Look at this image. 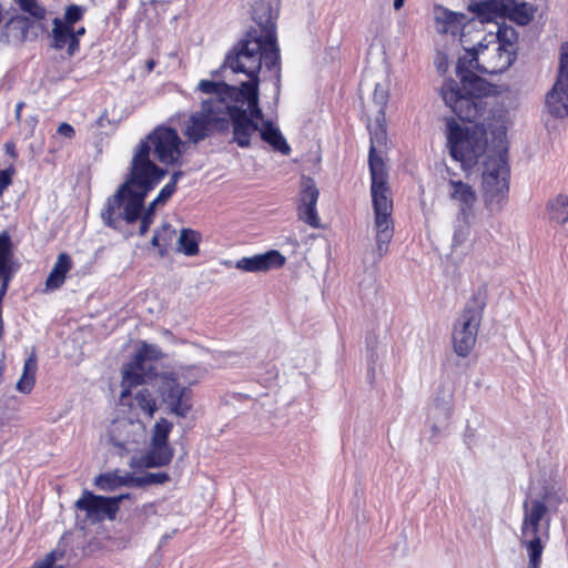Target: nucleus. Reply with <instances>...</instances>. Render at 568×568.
I'll list each match as a JSON object with an SVG mask.
<instances>
[{
    "label": "nucleus",
    "mask_w": 568,
    "mask_h": 568,
    "mask_svg": "<svg viewBox=\"0 0 568 568\" xmlns=\"http://www.w3.org/2000/svg\"><path fill=\"white\" fill-rule=\"evenodd\" d=\"M465 33L462 32L460 41L465 45ZM465 54L457 61L456 73L460 83L455 80H446L442 87V97L445 104L458 116L474 119L479 114L483 103H488L487 98L490 87L487 81L476 74H498L506 71L515 61L516 52L496 47L489 48L478 41L473 48L464 47Z\"/></svg>",
    "instance_id": "obj_1"
},
{
    "label": "nucleus",
    "mask_w": 568,
    "mask_h": 568,
    "mask_svg": "<svg viewBox=\"0 0 568 568\" xmlns=\"http://www.w3.org/2000/svg\"><path fill=\"white\" fill-rule=\"evenodd\" d=\"M252 17L255 27H251L230 49L227 63L237 70L260 72L262 65L274 71L275 94L281 92V52L277 44L275 18L271 2L261 0L253 4Z\"/></svg>",
    "instance_id": "obj_2"
},
{
    "label": "nucleus",
    "mask_w": 568,
    "mask_h": 568,
    "mask_svg": "<svg viewBox=\"0 0 568 568\" xmlns=\"http://www.w3.org/2000/svg\"><path fill=\"white\" fill-rule=\"evenodd\" d=\"M166 174V169L148 159V146L142 144L132 156L124 182L108 199L105 209L101 212L104 224L118 230L121 221L126 224L140 221L145 197Z\"/></svg>",
    "instance_id": "obj_3"
},
{
    "label": "nucleus",
    "mask_w": 568,
    "mask_h": 568,
    "mask_svg": "<svg viewBox=\"0 0 568 568\" xmlns=\"http://www.w3.org/2000/svg\"><path fill=\"white\" fill-rule=\"evenodd\" d=\"M483 103L479 114L474 119L458 118L462 121L474 123L471 126H462L454 119L446 122L447 146L450 156L460 162L464 169H471L483 156L487 149V133H494L500 124V114L488 109Z\"/></svg>",
    "instance_id": "obj_4"
},
{
    "label": "nucleus",
    "mask_w": 568,
    "mask_h": 568,
    "mask_svg": "<svg viewBox=\"0 0 568 568\" xmlns=\"http://www.w3.org/2000/svg\"><path fill=\"white\" fill-rule=\"evenodd\" d=\"M230 51L226 53L223 64L219 70L213 71V75L220 74L222 70H231L232 73H243L247 77V81L242 82L240 87L230 85L222 81L201 80L197 84V89L210 97L204 101H221L226 105H231L233 102H239L241 98H248L250 105L253 106L255 114H261V108L258 105V85H260V72H250V70H237L227 63Z\"/></svg>",
    "instance_id": "obj_5"
},
{
    "label": "nucleus",
    "mask_w": 568,
    "mask_h": 568,
    "mask_svg": "<svg viewBox=\"0 0 568 568\" xmlns=\"http://www.w3.org/2000/svg\"><path fill=\"white\" fill-rule=\"evenodd\" d=\"M486 307V292L479 288L466 303L462 314L454 323L453 346L455 353L466 357L474 348L478 329Z\"/></svg>",
    "instance_id": "obj_6"
},
{
    "label": "nucleus",
    "mask_w": 568,
    "mask_h": 568,
    "mask_svg": "<svg viewBox=\"0 0 568 568\" xmlns=\"http://www.w3.org/2000/svg\"><path fill=\"white\" fill-rule=\"evenodd\" d=\"M227 105L221 101H202L201 109L193 112L185 123L183 135L196 144L215 132L229 130V122L225 121Z\"/></svg>",
    "instance_id": "obj_7"
},
{
    "label": "nucleus",
    "mask_w": 568,
    "mask_h": 568,
    "mask_svg": "<svg viewBox=\"0 0 568 568\" xmlns=\"http://www.w3.org/2000/svg\"><path fill=\"white\" fill-rule=\"evenodd\" d=\"M371 194L375 215L376 252L378 257L382 258L387 253L388 245L394 236L392 220L393 201L389 197L387 182H372Z\"/></svg>",
    "instance_id": "obj_8"
},
{
    "label": "nucleus",
    "mask_w": 568,
    "mask_h": 568,
    "mask_svg": "<svg viewBox=\"0 0 568 568\" xmlns=\"http://www.w3.org/2000/svg\"><path fill=\"white\" fill-rule=\"evenodd\" d=\"M142 144L148 146V159L151 160V151L159 162L165 165H175L180 162L184 142L173 128L159 125L151 131L144 140H141L134 150L136 154Z\"/></svg>",
    "instance_id": "obj_9"
},
{
    "label": "nucleus",
    "mask_w": 568,
    "mask_h": 568,
    "mask_svg": "<svg viewBox=\"0 0 568 568\" xmlns=\"http://www.w3.org/2000/svg\"><path fill=\"white\" fill-rule=\"evenodd\" d=\"M509 166L507 152L488 155L484 162L483 189L488 204H499L508 193Z\"/></svg>",
    "instance_id": "obj_10"
},
{
    "label": "nucleus",
    "mask_w": 568,
    "mask_h": 568,
    "mask_svg": "<svg viewBox=\"0 0 568 568\" xmlns=\"http://www.w3.org/2000/svg\"><path fill=\"white\" fill-rule=\"evenodd\" d=\"M248 98H241L239 102L227 105L225 121L231 122L233 129V141L240 148H248L251 136L258 131V120H263V112L255 114L250 105Z\"/></svg>",
    "instance_id": "obj_11"
},
{
    "label": "nucleus",
    "mask_w": 568,
    "mask_h": 568,
    "mask_svg": "<svg viewBox=\"0 0 568 568\" xmlns=\"http://www.w3.org/2000/svg\"><path fill=\"white\" fill-rule=\"evenodd\" d=\"M548 112L556 118L568 115V42L560 45L557 80L546 95Z\"/></svg>",
    "instance_id": "obj_12"
},
{
    "label": "nucleus",
    "mask_w": 568,
    "mask_h": 568,
    "mask_svg": "<svg viewBox=\"0 0 568 568\" xmlns=\"http://www.w3.org/2000/svg\"><path fill=\"white\" fill-rule=\"evenodd\" d=\"M159 393L162 403L171 414L186 417L192 408L191 390L182 385L173 374H165L161 378Z\"/></svg>",
    "instance_id": "obj_13"
},
{
    "label": "nucleus",
    "mask_w": 568,
    "mask_h": 568,
    "mask_svg": "<svg viewBox=\"0 0 568 568\" xmlns=\"http://www.w3.org/2000/svg\"><path fill=\"white\" fill-rule=\"evenodd\" d=\"M320 191L312 178L303 176L301 181L300 204L297 214L300 220L312 227H320L321 220L317 214L316 204Z\"/></svg>",
    "instance_id": "obj_14"
},
{
    "label": "nucleus",
    "mask_w": 568,
    "mask_h": 568,
    "mask_svg": "<svg viewBox=\"0 0 568 568\" xmlns=\"http://www.w3.org/2000/svg\"><path fill=\"white\" fill-rule=\"evenodd\" d=\"M75 507L87 514L91 521H101L104 518L113 519L116 515L115 501L109 497L98 496L84 490L81 498L75 501Z\"/></svg>",
    "instance_id": "obj_15"
},
{
    "label": "nucleus",
    "mask_w": 568,
    "mask_h": 568,
    "mask_svg": "<svg viewBox=\"0 0 568 568\" xmlns=\"http://www.w3.org/2000/svg\"><path fill=\"white\" fill-rule=\"evenodd\" d=\"M285 262L286 258L281 252L271 250L262 254L244 256L236 262L235 267L243 272L258 273L280 268Z\"/></svg>",
    "instance_id": "obj_16"
},
{
    "label": "nucleus",
    "mask_w": 568,
    "mask_h": 568,
    "mask_svg": "<svg viewBox=\"0 0 568 568\" xmlns=\"http://www.w3.org/2000/svg\"><path fill=\"white\" fill-rule=\"evenodd\" d=\"M371 146L368 153V166L372 182H387V173L385 164L379 154H377V146H382L386 141V131L381 124L376 125L375 131H372L371 126Z\"/></svg>",
    "instance_id": "obj_17"
},
{
    "label": "nucleus",
    "mask_w": 568,
    "mask_h": 568,
    "mask_svg": "<svg viewBox=\"0 0 568 568\" xmlns=\"http://www.w3.org/2000/svg\"><path fill=\"white\" fill-rule=\"evenodd\" d=\"M52 23L53 29L51 32V45L57 50H61L67 45L68 55L73 57L80 48V42L74 37L73 28L62 24V19L60 18H54Z\"/></svg>",
    "instance_id": "obj_18"
},
{
    "label": "nucleus",
    "mask_w": 568,
    "mask_h": 568,
    "mask_svg": "<svg viewBox=\"0 0 568 568\" xmlns=\"http://www.w3.org/2000/svg\"><path fill=\"white\" fill-rule=\"evenodd\" d=\"M450 197L459 203V219L470 217L476 202V193L470 185L462 181L449 180Z\"/></svg>",
    "instance_id": "obj_19"
},
{
    "label": "nucleus",
    "mask_w": 568,
    "mask_h": 568,
    "mask_svg": "<svg viewBox=\"0 0 568 568\" xmlns=\"http://www.w3.org/2000/svg\"><path fill=\"white\" fill-rule=\"evenodd\" d=\"M435 19L438 32L456 36L466 27L467 17L464 13L454 12L438 6L435 8Z\"/></svg>",
    "instance_id": "obj_20"
},
{
    "label": "nucleus",
    "mask_w": 568,
    "mask_h": 568,
    "mask_svg": "<svg viewBox=\"0 0 568 568\" xmlns=\"http://www.w3.org/2000/svg\"><path fill=\"white\" fill-rule=\"evenodd\" d=\"M12 242L7 232L0 233V286L8 291L14 268L12 263Z\"/></svg>",
    "instance_id": "obj_21"
},
{
    "label": "nucleus",
    "mask_w": 568,
    "mask_h": 568,
    "mask_svg": "<svg viewBox=\"0 0 568 568\" xmlns=\"http://www.w3.org/2000/svg\"><path fill=\"white\" fill-rule=\"evenodd\" d=\"M29 18L24 16L12 17L0 31V41L4 44L24 42L30 40L28 34Z\"/></svg>",
    "instance_id": "obj_22"
},
{
    "label": "nucleus",
    "mask_w": 568,
    "mask_h": 568,
    "mask_svg": "<svg viewBox=\"0 0 568 568\" xmlns=\"http://www.w3.org/2000/svg\"><path fill=\"white\" fill-rule=\"evenodd\" d=\"M508 7L509 0H484L474 3L470 9L481 22H490L498 18H506Z\"/></svg>",
    "instance_id": "obj_23"
},
{
    "label": "nucleus",
    "mask_w": 568,
    "mask_h": 568,
    "mask_svg": "<svg viewBox=\"0 0 568 568\" xmlns=\"http://www.w3.org/2000/svg\"><path fill=\"white\" fill-rule=\"evenodd\" d=\"M174 452L169 444H151L140 459V465L146 468L163 467L171 463Z\"/></svg>",
    "instance_id": "obj_24"
},
{
    "label": "nucleus",
    "mask_w": 568,
    "mask_h": 568,
    "mask_svg": "<svg viewBox=\"0 0 568 568\" xmlns=\"http://www.w3.org/2000/svg\"><path fill=\"white\" fill-rule=\"evenodd\" d=\"M258 132L261 139L270 144L275 151H278L284 155L290 154V145L281 133L280 129L275 126L271 121L263 122L262 128H258Z\"/></svg>",
    "instance_id": "obj_25"
},
{
    "label": "nucleus",
    "mask_w": 568,
    "mask_h": 568,
    "mask_svg": "<svg viewBox=\"0 0 568 568\" xmlns=\"http://www.w3.org/2000/svg\"><path fill=\"white\" fill-rule=\"evenodd\" d=\"M72 267V261L69 254L60 253L54 263L53 268L51 270L47 281L45 286L48 290H57L62 286L65 281L67 273Z\"/></svg>",
    "instance_id": "obj_26"
},
{
    "label": "nucleus",
    "mask_w": 568,
    "mask_h": 568,
    "mask_svg": "<svg viewBox=\"0 0 568 568\" xmlns=\"http://www.w3.org/2000/svg\"><path fill=\"white\" fill-rule=\"evenodd\" d=\"M536 7L531 3L509 0V7L506 10V18L514 21L518 26H527L534 19Z\"/></svg>",
    "instance_id": "obj_27"
},
{
    "label": "nucleus",
    "mask_w": 568,
    "mask_h": 568,
    "mask_svg": "<svg viewBox=\"0 0 568 568\" xmlns=\"http://www.w3.org/2000/svg\"><path fill=\"white\" fill-rule=\"evenodd\" d=\"M525 508L526 513L521 528L523 535H536L538 534L539 523L546 514L547 507L541 500L535 499L531 501L530 510H527V505H525Z\"/></svg>",
    "instance_id": "obj_28"
},
{
    "label": "nucleus",
    "mask_w": 568,
    "mask_h": 568,
    "mask_svg": "<svg viewBox=\"0 0 568 568\" xmlns=\"http://www.w3.org/2000/svg\"><path fill=\"white\" fill-rule=\"evenodd\" d=\"M145 366L140 364L135 366V358L122 368V386L135 387L145 382Z\"/></svg>",
    "instance_id": "obj_29"
},
{
    "label": "nucleus",
    "mask_w": 568,
    "mask_h": 568,
    "mask_svg": "<svg viewBox=\"0 0 568 568\" xmlns=\"http://www.w3.org/2000/svg\"><path fill=\"white\" fill-rule=\"evenodd\" d=\"M518 33L515 28L506 24H496V42L494 47L516 52Z\"/></svg>",
    "instance_id": "obj_30"
},
{
    "label": "nucleus",
    "mask_w": 568,
    "mask_h": 568,
    "mask_svg": "<svg viewBox=\"0 0 568 568\" xmlns=\"http://www.w3.org/2000/svg\"><path fill=\"white\" fill-rule=\"evenodd\" d=\"M200 234L190 229H183L178 240V251L186 256L199 253Z\"/></svg>",
    "instance_id": "obj_31"
},
{
    "label": "nucleus",
    "mask_w": 568,
    "mask_h": 568,
    "mask_svg": "<svg viewBox=\"0 0 568 568\" xmlns=\"http://www.w3.org/2000/svg\"><path fill=\"white\" fill-rule=\"evenodd\" d=\"M549 219L559 224L568 222V196L564 194L557 195L554 200L549 201L548 205Z\"/></svg>",
    "instance_id": "obj_32"
},
{
    "label": "nucleus",
    "mask_w": 568,
    "mask_h": 568,
    "mask_svg": "<svg viewBox=\"0 0 568 568\" xmlns=\"http://www.w3.org/2000/svg\"><path fill=\"white\" fill-rule=\"evenodd\" d=\"M164 357L161 348L155 344H149L146 342H142L140 348L135 353V366L144 365L146 361H159Z\"/></svg>",
    "instance_id": "obj_33"
},
{
    "label": "nucleus",
    "mask_w": 568,
    "mask_h": 568,
    "mask_svg": "<svg viewBox=\"0 0 568 568\" xmlns=\"http://www.w3.org/2000/svg\"><path fill=\"white\" fill-rule=\"evenodd\" d=\"M173 424L165 418L158 420L152 428L151 444H169Z\"/></svg>",
    "instance_id": "obj_34"
},
{
    "label": "nucleus",
    "mask_w": 568,
    "mask_h": 568,
    "mask_svg": "<svg viewBox=\"0 0 568 568\" xmlns=\"http://www.w3.org/2000/svg\"><path fill=\"white\" fill-rule=\"evenodd\" d=\"M469 219L470 217L459 219V215H457V223H456L455 231L453 234V244H452L454 248L462 246L469 239V235H470Z\"/></svg>",
    "instance_id": "obj_35"
},
{
    "label": "nucleus",
    "mask_w": 568,
    "mask_h": 568,
    "mask_svg": "<svg viewBox=\"0 0 568 568\" xmlns=\"http://www.w3.org/2000/svg\"><path fill=\"white\" fill-rule=\"evenodd\" d=\"M528 537H531V539L528 542H524L527 545L529 554V566L530 568H538L544 549L541 540L538 537V534L529 535Z\"/></svg>",
    "instance_id": "obj_36"
},
{
    "label": "nucleus",
    "mask_w": 568,
    "mask_h": 568,
    "mask_svg": "<svg viewBox=\"0 0 568 568\" xmlns=\"http://www.w3.org/2000/svg\"><path fill=\"white\" fill-rule=\"evenodd\" d=\"M95 486L104 491H113L120 488V475L116 473L100 474L95 480Z\"/></svg>",
    "instance_id": "obj_37"
},
{
    "label": "nucleus",
    "mask_w": 568,
    "mask_h": 568,
    "mask_svg": "<svg viewBox=\"0 0 568 568\" xmlns=\"http://www.w3.org/2000/svg\"><path fill=\"white\" fill-rule=\"evenodd\" d=\"M158 205L160 204L155 203L154 200L148 206L143 205L142 215L140 216L139 235L143 236L148 233L151 224L153 223L155 209Z\"/></svg>",
    "instance_id": "obj_38"
},
{
    "label": "nucleus",
    "mask_w": 568,
    "mask_h": 568,
    "mask_svg": "<svg viewBox=\"0 0 568 568\" xmlns=\"http://www.w3.org/2000/svg\"><path fill=\"white\" fill-rule=\"evenodd\" d=\"M22 11L29 13L33 19L44 20L47 10L37 0H16Z\"/></svg>",
    "instance_id": "obj_39"
},
{
    "label": "nucleus",
    "mask_w": 568,
    "mask_h": 568,
    "mask_svg": "<svg viewBox=\"0 0 568 568\" xmlns=\"http://www.w3.org/2000/svg\"><path fill=\"white\" fill-rule=\"evenodd\" d=\"M135 399L138 406L143 412L148 413L149 416H153L154 412L156 410V403L148 389L139 390L135 395Z\"/></svg>",
    "instance_id": "obj_40"
},
{
    "label": "nucleus",
    "mask_w": 568,
    "mask_h": 568,
    "mask_svg": "<svg viewBox=\"0 0 568 568\" xmlns=\"http://www.w3.org/2000/svg\"><path fill=\"white\" fill-rule=\"evenodd\" d=\"M388 97H389L388 95V90L386 88H384L382 84L377 83L375 85V90H374V93H373V101L378 106L377 121H379V116L384 118L385 108H386L387 102H388Z\"/></svg>",
    "instance_id": "obj_41"
},
{
    "label": "nucleus",
    "mask_w": 568,
    "mask_h": 568,
    "mask_svg": "<svg viewBox=\"0 0 568 568\" xmlns=\"http://www.w3.org/2000/svg\"><path fill=\"white\" fill-rule=\"evenodd\" d=\"M378 338L376 336H368L366 338V347H367V359H368V372L374 374L375 364L379 358L378 354Z\"/></svg>",
    "instance_id": "obj_42"
},
{
    "label": "nucleus",
    "mask_w": 568,
    "mask_h": 568,
    "mask_svg": "<svg viewBox=\"0 0 568 568\" xmlns=\"http://www.w3.org/2000/svg\"><path fill=\"white\" fill-rule=\"evenodd\" d=\"M84 9L78 4H70L67 7L62 24L73 28L74 23L83 18Z\"/></svg>",
    "instance_id": "obj_43"
},
{
    "label": "nucleus",
    "mask_w": 568,
    "mask_h": 568,
    "mask_svg": "<svg viewBox=\"0 0 568 568\" xmlns=\"http://www.w3.org/2000/svg\"><path fill=\"white\" fill-rule=\"evenodd\" d=\"M156 233H161V242L163 247L160 250V255L164 256L168 253V246L175 235V230L170 223H163L160 229L155 230Z\"/></svg>",
    "instance_id": "obj_44"
},
{
    "label": "nucleus",
    "mask_w": 568,
    "mask_h": 568,
    "mask_svg": "<svg viewBox=\"0 0 568 568\" xmlns=\"http://www.w3.org/2000/svg\"><path fill=\"white\" fill-rule=\"evenodd\" d=\"M28 24V34L30 36V40L38 38V36L42 34L47 30L43 20H31L29 18Z\"/></svg>",
    "instance_id": "obj_45"
},
{
    "label": "nucleus",
    "mask_w": 568,
    "mask_h": 568,
    "mask_svg": "<svg viewBox=\"0 0 568 568\" xmlns=\"http://www.w3.org/2000/svg\"><path fill=\"white\" fill-rule=\"evenodd\" d=\"M37 368V356L34 353H32L24 362L22 375L36 378Z\"/></svg>",
    "instance_id": "obj_46"
},
{
    "label": "nucleus",
    "mask_w": 568,
    "mask_h": 568,
    "mask_svg": "<svg viewBox=\"0 0 568 568\" xmlns=\"http://www.w3.org/2000/svg\"><path fill=\"white\" fill-rule=\"evenodd\" d=\"M175 190L173 183H166L154 199L155 203L164 204L174 194Z\"/></svg>",
    "instance_id": "obj_47"
},
{
    "label": "nucleus",
    "mask_w": 568,
    "mask_h": 568,
    "mask_svg": "<svg viewBox=\"0 0 568 568\" xmlns=\"http://www.w3.org/2000/svg\"><path fill=\"white\" fill-rule=\"evenodd\" d=\"M34 382V377L21 375L20 379L17 383V389L21 393L28 394L32 390Z\"/></svg>",
    "instance_id": "obj_48"
},
{
    "label": "nucleus",
    "mask_w": 568,
    "mask_h": 568,
    "mask_svg": "<svg viewBox=\"0 0 568 568\" xmlns=\"http://www.w3.org/2000/svg\"><path fill=\"white\" fill-rule=\"evenodd\" d=\"M146 480H148V486L164 484L170 480V476L168 475V473H164V471L146 473Z\"/></svg>",
    "instance_id": "obj_49"
},
{
    "label": "nucleus",
    "mask_w": 568,
    "mask_h": 568,
    "mask_svg": "<svg viewBox=\"0 0 568 568\" xmlns=\"http://www.w3.org/2000/svg\"><path fill=\"white\" fill-rule=\"evenodd\" d=\"M12 174V169H6L0 171V194L11 184Z\"/></svg>",
    "instance_id": "obj_50"
},
{
    "label": "nucleus",
    "mask_w": 568,
    "mask_h": 568,
    "mask_svg": "<svg viewBox=\"0 0 568 568\" xmlns=\"http://www.w3.org/2000/svg\"><path fill=\"white\" fill-rule=\"evenodd\" d=\"M58 133L62 136H65L68 139H72L75 134V131L73 129L72 125H70L69 123H61L58 128Z\"/></svg>",
    "instance_id": "obj_51"
},
{
    "label": "nucleus",
    "mask_w": 568,
    "mask_h": 568,
    "mask_svg": "<svg viewBox=\"0 0 568 568\" xmlns=\"http://www.w3.org/2000/svg\"><path fill=\"white\" fill-rule=\"evenodd\" d=\"M130 480L132 481L131 487L142 488V487L148 486L146 474H144L143 476H134L133 475V477L130 478Z\"/></svg>",
    "instance_id": "obj_52"
},
{
    "label": "nucleus",
    "mask_w": 568,
    "mask_h": 568,
    "mask_svg": "<svg viewBox=\"0 0 568 568\" xmlns=\"http://www.w3.org/2000/svg\"><path fill=\"white\" fill-rule=\"evenodd\" d=\"M55 561V555L54 552H50L47 555V557L44 558V560L39 564L36 568H52L53 564Z\"/></svg>",
    "instance_id": "obj_53"
},
{
    "label": "nucleus",
    "mask_w": 568,
    "mask_h": 568,
    "mask_svg": "<svg viewBox=\"0 0 568 568\" xmlns=\"http://www.w3.org/2000/svg\"><path fill=\"white\" fill-rule=\"evenodd\" d=\"M151 245L154 247H159V251L163 247V243L161 242V233L154 232L151 239Z\"/></svg>",
    "instance_id": "obj_54"
},
{
    "label": "nucleus",
    "mask_w": 568,
    "mask_h": 568,
    "mask_svg": "<svg viewBox=\"0 0 568 568\" xmlns=\"http://www.w3.org/2000/svg\"><path fill=\"white\" fill-rule=\"evenodd\" d=\"M132 477H133V474H126L124 476L120 475V486L121 487H131L132 481L130 480V478H132Z\"/></svg>",
    "instance_id": "obj_55"
},
{
    "label": "nucleus",
    "mask_w": 568,
    "mask_h": 568,
    "mask_svg": "<svg viewBox=\"0 0 568 568\" xmlns=\"http://www.w3.org/2000/svg\"><path fill=\"white\" fill-rule=\"evenodd\" d=\"M183 176V172L182 171H175L173 172V174L171 175V179L168 183H173V187L176 189V184L179 182V180Z\"/></svg>",
    "instance_id": "obj_56"
},
{
    "label": "nucleus",
    "mask_w": 568,
    "mask_h": 568,
    "mask_svg": "<svg viewBox=\"0 0 568 568\" xmlns=\"http://www.w3.org/2000/svg\"><path fill=\"white\" fill-rule=\"evenodd\" d=\"M130 495L129 494H122V495H119V496H114V497H109V499H113V501H115V508H116V511L119 510V505L122 500L129 498Z\"/></svg>",
    "instance_id": "obj_57"
},
{
    "label": "nucleus",
    "mask_w": 568,
    "mask_h": 568,
    "mask_svg": "<svg viewBox=\"0 0 568 568\" xmlns=\"http://www.w3.org/2000/svg\"><path fill=\"white\" fill-rule=\"evenodd\" d=\"M6 150H7V153L10 154L11 156H13V158L17 156L16 146L13 143H6Z\"/></svg>",
    "instance_id": "obj_58"
},
{
    "label": "nucleus",
    "mask_w": 568,
    "mask_h": 568,
    "mask_svg": "<svg viewBox=\"0 0 568 568\" xmlns=\"http://www.w3.org/2000/svg\"><path fill=\"white\" fill-rule=\"evenodd\" d=\"M73 33H74L75 39L79 40V38L85 33V28L80 27L77 30L73 28Z\"/></svg>",
    "instance_id": "obj_59"
},
{
    "label": "nucleus",
    "mask_w": 568,
    "mask_h": 568,
    "mask_svg": "<svg viewBox=\"0 0 568 568\" xmlns=\"http://www.w3.org/2000/svg\"><path fill=\"white\" fill-rule=\"evenodd\" d=\"M156 62L153 60V59H150L146 61V69H148V72H151L153 71L154 67H155Z\"/></svg>",
    "instance_id": "obj_60"
},
{
    "label": "nucleus",
    "mask_w": 568,
    "mask_h": 568,
    "mask_svg": "<svg viewBox=\"0 0 568 568\" xmlns=\"http://www.w3.org/2000/svg\"><path fill=\"white\" fill-rule=\"evenodd\" d=\"M405 0H394V9L399 10L403 8Z\"/></svg>",
    "instance_id": "obj_61"
},
{
    "label": "nucleus",
    "mask_w": 568,
    "mask_h": 568,
    "mask_svg": "<svg viewBox=\"0 0 568 568\" xmlns=\"http://www.w3.org/2000/svg\"><path fill=\"white\" fill-rule=\"evenodd\" d=\"M23 105H24V103H23V102H19V103L17 104V106H16V116H17V119H19V118H20V113H21V110H22Z\"/></svg>",
    "instance_id": "obj_62"
},
{
    "label": "nucleus",
    "mask_w": 568,
    "mask_h": 568,
    "mask_svg": "<svg viewBox=\"0 0 568 568\" xmlns=\"http://www.w3.org/2000/svg\"><path fill=\"white\" fill-rule=\"evenodd\" d=\"M126 394H128V390L122 392V397L126 396Z\"/></svg>",
    "instance_id": "obj_63"
}]
</instances>
